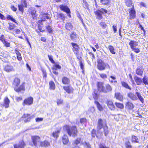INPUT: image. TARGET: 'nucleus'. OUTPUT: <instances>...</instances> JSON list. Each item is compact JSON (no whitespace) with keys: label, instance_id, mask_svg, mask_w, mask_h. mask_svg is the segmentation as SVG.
<instances>
[{"label":"nucleus","instance_id":"57","mask_svg":"<svg viewBox=\"0 0 148 148\" xmlns=\"http://www.w3.org/2000/svg\"><path fill=\"white\" fill-rule=\"evenodd\" d=\"M99 148H110L109 147L106 146L104 144L100 143L99 145Z\"/></svg>","mask_w":148,"mask_h":148},{"label":"nucleus","instance_id":"35","mask_svg":"<svg viewBox=\"0 0 148 148\" xmlns=\"http://www.w3.org/2000/svg\"><path fill=\"white\" fill-rule=\"evenodd\" d=\"M121 84L122 86L125 88L130 90H132V88L126 82L124 81H122L121 82Z\"/></svg>","mask_w":148,"mask_h":148},{"label":"nucleus","instance_id":"39","mask_svg":"<svg viewBox=\"0 0 148 148\" xmlns=\"http://www.w3.org/2000/svg\"><path fill=\"white\" fill-rule=\"evenodd\" d=\"M82 139L80 138H77L75 139L72 144L73 145L77 146L81 143Z\"/></svg>","mask_w":148,"mask_h":148},{"label":"nucleus","instance_id":"48","mask_svg":"<svg viewBox=\"0 0 148 148\" xmlns=\"http://www.w3.org/2000/svg\"><path fill=\"white\" fill-rule=\"evenodd\" d=\"M9 26L8 27V29L10 30H11L14 29L16 26L15 25L12 23H8Z\"/></svg>","mask_w":148,"mask_h":148},{"label":"nucleus","instance_id":"45","mask_svg":"<svg viewBox=\"0 0 148 148\" xmlns=\"http://www.w3.org/2000/svg\"><path fill=\"white\" fill-rule=\"evenodd\" d=\"M82 58H81L80 60L78 59L79 61V64H80V67L81 69H82V73L84 74V65L83 64V63L82 62Z\"/></svg>","mask_w":148,"mask_h":148},{"label":"nucleus","instance_id":"2","mask_svg":"<svg viewBox=\"0 0 148 148\" xmlns=\"http://www.w3.org/2000/svg\"><path fill=\"white\" fill-rule=\"evenodd\" d=\"M21 80L19 78H15L12 83L14 89L15 91L17 93H23L25 91V83L22 82L21 85Z\"/></svg>","mask_w":148,"mask_h":148},{"label":"nucleus","instance_id":"9","mask_svg":"<svg viewBox=\"0 0 148 148\" xmlns=\"http://www.w3.org/2000/svg\"><path fill=\"white\" fill-rule=\"evenodd\" d=\"M27 4L26 0H21V3L18 5V7L19 11L23 13L24 11V8L27 7Z\"/></svg>","mask_w":148,"mask_h":148},{"label":"nucleus","instance_id":"41","mask_svg":"<svg viewBox=\"0 0 148 148\" xmlns=\"http://www.w3.org/2000/svg\"><path fill=\"white\" fill-rule=\"evenodd\" d=\"M71 39L74 40L77 38V34L76 32L73 31L71 32L70 35Z\"/></svg>","mask_w":148,"mask_h":148},{"label":"nucleus","instance_id":"4","mask_svg":"<svg viewBox=\"0 0 148 148\" xmlns=\"http://www.w3.org/2000/svg\"><path fill=\"white\" fill-rule=\"evenodd\" d=\"M97 87L99 91L105 93L110 92L112 90L111 86L109 84H105L103 82H101L97 83Z\"/></svg>","mask_w":148,"mask_h":148},{"label":"nucleus","instance_id":"14","mask_svg":"<svg viewBox=\"0 0 148 148\" xmlns=\"http://www.w3.org/2000/svg\"><path fill=\"white\" fill-rule=\"evenodd\" d=\"M129 13L130 19H134L136 18V12L135 10L134 7L133 6L131 9H130Z\"/></svg>","mask_w":148,"mask_h":148},{"label":"nucleus","instance_id":"59","mask_svg":"<svg viewBox=\"0 0 148 148\" xmlns=\"http://www.w3.org/2000/svg\"><path fill=\"white\" fill-rule=\"evenodd\" d=\"M13 31L14 33L16 34H19L21 32V30L18 29H16L14 30Z\"/></svg>","mask_w":148,"mask_h":148},{"label":"nucleus","instance_id":"1","mask_svg":"<svg viewBox=\"0 0 148 148\" xmlns=\"http://www.w3.org/2000/svg\"><path fill=\"white\" fill-rule=\"evenodd\" d=\"M102 128H103L105 135L106 136H107L109 133V131L106 123L105 122V125H103V120L100 118L99 119L97 122V130L95 129H93L91 131L92 136L93 138L96 137L98 139L101 138L103 135V133L102 131H100V130Z\"/></svg>","mask_w":148,"mask_h":148},{"label":"nucleus","instance_id":"33","mask_svg":"<svg viewBox=\"0 0 148 148\" xmlns=\"http://www.w3.org/2000/svg\"><path fill=\"white\" fill-rule=\"evenodd\" d=\"M115 96L116 99L120 101H122L123 100V97L121 94L119 92L115 93Z\"/></svg>","mask_w":148,"mask_h":148},{"label":"nucleus","instance_id":"15","mask_svg":"<svg viewBox=\"0 0 148 148\" xmlns=\"http://www.w3.org/2000/svg\"><path fill=\"white\" fill-rule=\"evenodd\" d=\"M33 116H31L30 114L24 113L22 116V118L24 119V121L25 123H27L30 121Z\"/></svg>","mask_w":148,"mask_h":148},{"label":"nucleus","instance_id":"24","mask_svg":"<svg viewBox=\"0 0 148 148\" xmlns=\"http://www.w3.org/2000/svg\"><path fill=\"white\" fill-rule=\"evenodd\" d=\"M43 25L42 22H40L39 21L38 22V29L36 30V32L37 33H39L41 32H44L45 30H44L43 29V27L42 26Z\"/></svg>","mask_w":148,"mask_h":148},{"label":"nucleus","instance_id":"21","mask_svg":"<svg viewBox=\"0 0 148 148\" xmlns=\"http://www.w3.org/2000/svg\"><path fill=\"white\" fill-rule=\"evenodd\" d=\"M10 101L8 97H5L3 99V103L2 106L5 108H7L9 107Z\"/></svg>","mask_w":148,"mask_h":148},{"label":"nucleus","instance_id":"51","mask_svg":"<svg viewBox=\"0 0 148 148\" xmlns=\"http://www.w3.org/2000/svg\"><path fill=\"white\" fill-rule=\"evenodd\" d=\"M46 29L49 33H52L53 29L51 26L48 25L46 26Z\"/></svg>","mask_w":148,"mask_h":148},{"label":"nucleus","instance_id":"54","mask_svg":"<svg viewBox=\"0 0 148 148\" xmlns=\"http://www.w3.org/2000/svg\"><path fill=\"white\" fill-rule=\"evenodd\" d=\"M87 122V119L85 118H82L80 119V122L82 124H84Z\"/></svg>","mask_w":148,"mask_h":148},{"label":"nucleus","instance_id":"12","mask_svg":"<svg viewBox=\"0 0 148 148\" xmlns=\"http://www.w3.org/2000/svg\"><path fill=\"white\" fill-rule=\"evenodd\" d=\"M0 19L2 20H5L6 19L4 16L1 13H0ZM6 19L8 20H10L15 23L18 24L16 20L10 15H8L6 17Z\"/></svg>","mask_w":148,"mask_h":148},{"label":"nucleus","instance_id":"28","mask_svg":"<svg viewBox=\"0 0 148 148\" xmlns=\"http://www.w3.org/2000/svg\"><path fill=\"white\" fill-rule=\"evenodd\" d=\"M125 107L128 110H132L134 108L135 106L132 102L128 101L126 103Z\"/></svg>","mask_w":148,"mask_h":148},{"label":"nucleus","instance_id":"36","mask_svg":"<svg viewBox=\"0 0 148 148\" xmlns=\"http://www.w3.org/2000/svg\"><path fill=\"white\" fill-rule=\"evenodd\" d=\"M94 103L96 104L98 110L100 111H102L104 110V108L97 101H94Z\"/></svg>","mask_w":148,"mask_h":148},{"label":"nucleus","instance_id":"61","mask_svg":"<svg viewBox=\"0 0 148 148\" xmlns=\"http://www.w3.org/2000/svg\"><path fill=\"white\" fill-rule=\"evenodd\" d=\"M95 107L93 106L91 107L88 110V111L90 112H93L95 111Z\"/></svg>","mask_w":148,"mask_h":148},{"label":"nucleus","instance_id":"17","mask_svg":"<svg viewBox=\"0 0 148 148\" xmlns=\"http://www.w3.org/2000/svg\"><path fill=\"white\" fill-rule=\"evenodd\" d=\"M63 88L64 90L69 94L72 93L74 90L73 88L70 85L63 86Z\"/></svg>","mask_w":148,"mask_h":148},{"label":"nucleus","instance_id":"52","mask_svg":"<svg viewBox=\"0 0 148 148\" xmlns=\"http://www.w3.org/2000/svg\"><path fill=\"white\" fill-rule=\"evenodd\" d=\"M63 102V100L61 99H57L56 103L58 106L62 104Z\"/></svg>","mask_w":148,"mask_h":148},{"label":"nucleus","instance_id":"10","mask_svg":"<svg viewBox=\"0 0 148 148\" xmlns=\"http://www.w3.org/2000/svg\"><path fill=\"white\" fill-rule=\"evenodd\" d=\"M59 7L61 10L67 14L68 16L69 17H71V12L69 8L67 5L61 4L60 5Z\"/></svg>","mask_w":148,"mask_h":148},{"label":"nucleus","instance_id":"13","mask_svg":"<svg viewBox=\"0 0 148 148\" xmlns=\"http://www.w3.org/2000/svg\"><path fill=\"white\" fill-rule=\"evenodd\" d=\"M109 109L111 111H114L116 109V107L113 102L111 100H107L106 102Z\"/></svg>","mask_w":148,"mask_h":148},{"label":"nucleus","instance_id":"20","mask_svg":"<svg viewBox=\"0 0 148 148\" xmlns=\"http://www.w3.org/2000/svg\"><path fill=\"white\" fill-rule=\"evenodd\" d=\"M50 16L49 14L47 13H44L41 14V19L39 20L40 22H43V21H46V19H48L51 20V18L49 17Z\"/></svg>","mask_w":148,"mask_h":148},{"label":"nucleus","instance_id":"37","mask_svg":"<svg viewBox=\"0 0 148 148\" xmlns=\"http://www.w3.org/2000/svg\"><path fill=\"white\" fill-rule=\"evenodd\" d=\"M49 89L50 90H54L56 88V85L53 81H50L49 82Z\"/></svg>","mask_w":148,"mask_h":148},{"label":"nucleus","instance_id":"56","mask_svg":"<svg viewBox=\"0 0 148 148\" xmlns=\"http://www.w3.org/2000/svg\"><path fill=\"white\" fill-rule=\"evenodd\" d=\"M41 71L43 74L44 78H46L47 77V74L45 69H41Z\"/></svg>","mask_w":148,"mask_h":148},{"label":"nucleus","instance_id":"38","mask_svg":"<svg viewBox=\"0 0 148 148\" xmlns=\"http://www.w3.org/2000/svg\"><path fill=\"white\" fill-rule=\"evenodd\" d=\"M125 3L127 7H132L133 6L134 7L132 0H125Z\"/></svg>","mask_w":148,"mask_h":148},{"label":"nucleus","instance_id":"6","mask_svg":"<svg viewBox=\"0 0 148 148\" xmlns=\"http://www.w3.org/2000/svg\"><path fill=\"white\" fill-rule=\"evenodd\" d=\"M138 43L137 42L134 40H131L129 43V45L132 50L136 53H138L140 51L139 48L135 47L138 45Z\"/></svg>","mask_w":148,"mask_h":148},{"label":"nucleus","instance_id":"46","mask_svg":"<svg viewBox=\"0 0 148 148\" xmlns=\"http://www.w3.org/2000/svg\"><path fill=\"white\" fill-rule=\"evenodd\" d=\"M61 68V66L60 65L58 64H55L53 66L52 68V69L53 71L56 70L57 69H60Z\"/></svg>","mask_w":148,"mask_h":148},{"label":"nucleus","instance_id":"32","mask_svg":"<svg viewBox=\"0 0 148 148\" xmlns=\"http://www.w3.org/2000/svg\"><path fill=\"white\" fill-rule=\"evenodd\" d=\"M60 130L61 129L60 128L57 131L53 132L52 133V136L56 140H57L59 137Z\"/></svg>","mask_w":148,"mask_h":148},{"label":"nucleus","instance_id":"47","mask_svg":"<svg viewBox=\"0 0 148 148\" xmlns=\"http://www.w3.org/2000/svg\"><path fill=\"white\" fill-rule=\"evenodd\" d=\"M100 2L101 4L104 5H109L110 3V0H100Z\"/></svg>","mask_w":148,"mask_h":148},{"label":"nucleus","instance_id":"50","mask_svg":"<svg viewBox=\"0 0 148 148\" xmlns=\"http://www.w3.org/2000/svg\"><path fill=\"white\" fill-rule=\"evenodd\" d=\"M143 82L145 85H148V77H144L143 79Z\"/></svg>","mask_w":148,"mask_h":148},{"label":"nucleus","instance_id":"43","mask_svg":"<svg viewBox=\"0 0 148 148\" xmlns=\"http://www.w3.org/2000/svg\"><path fill=\"white\" fill-rule=\"evenodd\" d=\"M115 105L117 108L121 109H123L124 108L123 104L120 103L116 102Z\"/></svg>","mask_w":148,"mask_h":148},{"label":"nucleus","instance_id":"7","mask_svg":"<svg viewBox=\"0 0 148 148\" xmlns=\"http://www.w3.org/2000/svg\"><path fill=\"white\" fill-rule=\"evenodd\" d=\"M97 68L98 70L100 71L105 70L107 65L109 66L108 64H106L100 58L97 59Z\"/></svg>","mask_w":148,"mask_h":148},{"label":"nucleus","instance_id":"19","mask_svg":"<svg viewBox=\"0 0 148 148\" xmlns=\"http://www.w3.org/2000/svg\"><path fill=\"white\" fill-rule=\"evenodd\" d=\"M13 146L14 148H24L26 146V144L23 140H22L19 141L18 145L15 144Z\"/></svg>","mask_w":148,"mask_h":148},{"label":"nucleus","instance_id":"26","mask_svg":"<svg viewBox=\"0 0 148 148\" xmlns=\"http://www.w3.org/2000/svg\"><path fill=\"white\" fill-rule=\"evenodd\" d=\"M62 141L63 144L67 145L69 142V137L66 134H64L62 137Z\"/></svg>","mask_w":148,"mask_h":148},{"label":"nucleus","instance_id":"58","mask_svg":"<svg viewBox=\"0 0 148 148\" xmlns=\"http://www.w3.org/2000/svg\"><path fill=\"white\" fill-rule=\"evenodd\" d=\"M100 25L103 28H105L107 26L106 24L103 22H101Z\"/></svg>","mask_w":148,"mask_h":148},{"label":"nucleus","instance_id":"30","mask_svg":"<svg viewBox=\"0 0 148 148\" xmlns=\"http://www.w3.org/2000/svg\"><path fill=\"white\" fill-rule=\"evenodd\" d=\"M127 96L130 99L133 101H136L138 99L137 96L134 93L130 92L127 93Z\"/></svg>","mask_w":148,"mask_h":148},{"label":"nucleus","instance_id":"55","mask_svg":"<svg viewBox=\"0 0 148 148\" xmlns=\"http://www.w3.org/2000/svg\"><path fill=\"white\" fill-rule=\"evenodd\" d=\"M48 57L49 59L50 62L53 64H55V62L53 59V56L52 55H48Z\"/></svg>","mask_w":148,"mask_h":148},{"label":"nucleus","instance_id":"63","mask_svg":"<svg viewBox=\"0 0 148 148\" xmlns=\"http://www.w3.org/2000/svg\"><path fill=\"white\" fill-rule=\"evenodd\" d=\"M128 140L126 141L125 143V147H127L129 145H131V143L130 141L127 139Z\"/></svg>","mask_w":148,"mask_h":148},{"label":"nucleus","instance_id":"3","mask_svg":"<svg viewBox=\"0 0 148 148\" xmlns=\"http://www.w3.org/2000/svg\"><path fill=\"white\" fill-rule=\"evenodd\" d=\"M64 131L66 132L69 136L75 137L77 136L78 131L76 125L71 126L68 125H65L63 127Z\"/></svg>","mask_w":148,"mask_h":148},{"label":"nucleus","instance_id":"16","mask_svg":"<svg viewBox=\"0 0 148 148\" xmlns=\"http://www.w3.org/2000/svg\"><path fill=\"white\" fill-rule=\"evenodd\" d=\"M144 69L143 65H140L137 67L136 72V74L139 76H141L143 75Z\"/></svg>","mask_w":148,"mask_h":148},{"label":"nucleus","instance_id":"25","mask_svg":"<svg viewBox=\"0 0 148 148\" xmlns=\"http://www.w3.org/2000/svg\"><path fill=\"white\" fill-rule=\"evenodd\" d=\"M61 81L62 84L64 85H67L70 84V79L66 76H64L62 77Z\"/></svg>","mask_w":148,"mask_h":148},{"label":"nucleus","instance_id":"18","mask_svg":"<svg viewBox=\"0 0 148 148\" xmlns=\"http://www.w3.org/2000/svg\"><path fill=\"white\" fill-rule=\"evenodd\" d=\"M64 28L66 31H70L73 29V26L71 22L68 21L65 23Z\"/></svg>","mask_w":148,"mask_h":148},{"label":"nucleus","instance_id":"22","mask_svg":"<svg viewBox=\"0 0 148 148\" xmlns=\"http://www.w3.org/2000/svg\"><path fill=\"white\" fill-rule=\"evenodd\" d=\"M31 139L34 145L36 146L37 145L39 141L40 137L37 136H33L32 137Z\"/></svg>","mask_w":148,"mask_h":148},{"label":"nucleus","instance_id":"53","mask_svg":"<svg viewBox=\"0 0 148 148\" xmlns=\"http://www.w3.org/2000/svg\"><path fill=\"white\" fill-rule=\"evenodd\" d=\"M4 45V46L7 47H10V42L7 41L6 40L2 43Z\"/></svg>","mask_w":148,"mask_h":148},{"label":"nucleus","instance_id":"5","mask_svg":"<svg viewBox=\"0 0 148 148\" xmlns=\"http://www.w3.org/2000/svg\"><path fill=\"white\" fill-rule=\"evenodd\" d=\"M72 46V49L78 59L80 60L83 57L82 51H80V47L77 43L71 42V43Z\"/></svg>","mask_w":148,"mask_h":148},{"label":"nucleus","instance_id":"34","mask_svg":"<svg viewBox=\"0 0 148 148\" xmlns=\"http://www.w3.org/2000/svg\"><path fill=\"white\" fill-rule=\"evenodd\" d=\"M66 17L65 14L62 13H60L58 14L57 15V20H61L63 22L65 21Z\"/></svg>","mask_w":148,"mask_h":148},{"label":"nucleus","instance_id":"23","mask_svg":"<svg viewBox=\"0 0 148 148\" xmlns=\"http://www.w3.org/2000/svg\"><path fill=\"white\" fill-rule=\"evenodd\" d=\"M40 145L41 147L47 148L50 146V143L49 141L45 140L40 142Z\"/></svg>","mask_w":148,"mask_h":148},{"label":"nucleus","instance_id":"42","mask_svg":"<svg viewBox=\"0 0 148 148\" xmlns=\"http://www.w3.org/2000/svg\"><path fill=\"white\" fill-rule=\"evenodd\" d=\"M136 94L138 98L140 101L142 103H143L144 102V99L141 95V94L138 92H136Z\"/></svg>","mask_w":148,"mask_h":148},{"label":"nucleus","instance_id":"60","mask_svg":"<svg viewBox=\"0 0 148 148\" xmlns=\"http://www.w3.org/2000/svg\"><path fill=\"white\" fill-rule=\"evenodd\" d=\"M6 39H5V36L3 35H1L0 36V41L3 42Z\"/></svg>","mask_w":148,"mask_h":148},{"label":"nucleus","instance_id":"29","mask_svg":"<svg viewBox=\"0 0 148 148\" xmlns=\"http://www.w3.org/2000/svg\"><path fill=\"white\" fill-rule=\"evenodd\" d=\"M20 50L18 49H15L14 52L16 56L17 60L19 61H21L22 59V57L20 52Z\"/></svg>","mask_w":148,"mask_h":148},{"label":"nucleus","instance_id":"44","mask_svg":"<svg viewBox=\"0 0 148 148\" xmlns=\"http://www.w3.org/2000/svg\"><path fill=\"white\" fill-rule=\"evenodd\" d=\"M132 142L134 143H139L138 139L137 136L135 135H132Z\"/></svg>","mask_w":148,"mask_h":148},{"label":"nucleus","instance_id":"64","mask_svg":"<svg viewBox=\"0 0 148 148\" xmlns=\"http://www.w3.org/2000/svg\"><path fill=\"white\" fill-rule=\"evenodd\" d=\"M100 77L103 79H105L107 78V75L105 74H99Z\"/></svg>","mask_w":148,"mask_h":148},{"label":"nucleus","instance_id":"49","mask_svg":"<svg viewBox=\"0 0 148 148\" xmlns=\"http://www.w3.org/2000/svg\"><path fill=\"white\" fill-rule=\"evenodd\" d=\"M108 48L110 52L113 54H115V52L114 51V49L112 45H110L108 46Z\"/></svg>","mask_w":148,"mask_h":148},{"label":"nucleus","instance_id":"31","mask_svg":"<svg viewBox=\"0 0 148 148\" xmlns=\"http://www.w3.org/2000/svg\"><path fill=\"white\" fill-rule=\"evenodd\" d=\"M30 14L31 15L32 18L34 19H36L37 17L38 14L36 13V11L35 8L31 10Z\"/></svg>","mask_w":148,"mask_h":148},{"label":"nucleus","instance_id":"40","mask_svg":"<svg viewBox=\"0 0 148 148\" xmlns=\"http://www.w3.org/2000/svg\"><path fill=\"white\" fill-rule=\"evenodd\" d=\"M134 79L138 85H141L142 82V79L137 76L134 77Z\"/></svg>","mask_w":148,"mask_h":148},{"label":"nucleus","instance_id":"11","mask_svg":"<svg viewBox=\"0 0 148 148\" xmlns=\"http://www.w3.org/2000/svg\"><path fill=\"white\" fill-rule=\"evenodd\" d=\"M33 102V98L32 97H29L25 98L22 102L23 106H29L32 105Z\"/></svg>","mask_w":148,"mask_h":148},{"label":"nucleus","instance_id":"8","mask_svg":"<svg viewBox=\"0 0 148 148\" xmlns=\"http://www.w3.org/2000/svg\"><path fill=\"white\" fill-rule=\"evenodd\" d=\"M101 10L102 11L100 10H97L94 12V13L96 16V18L99 20H101L103 18L102 14L104 13H108V11L106 9L102 8Z\"/></svg>","mask_w":148,"mask_h":148},{"label":"nucleus","instance_id":"62","mask_svg":"<svg viewBox=\"0 0 148 148\" xmlns=\"http://www.w3.org/2000/svg\"><path fill=\"white\" fill-rule=\"evenodd\" d=\"M10 8L14 12L17 10V8L14 5H12L10 7Z\"/></svg>","mask_w":148,"mask_h":148},{"label":"nucleus","instance_id":"27","mask_svg":"<svg viewBox=\"0 0 148 148\" xmlns=\"http://www.w3.org/2000/svg\"><path fill=\"white\" fill-rule=\"evenodd\" d=\"M3 70L7 72H9L14 71L13 67L10 65H5L4 68Z\"/></svg>","mask_w":148,"mask_h":148}]
</instances>
